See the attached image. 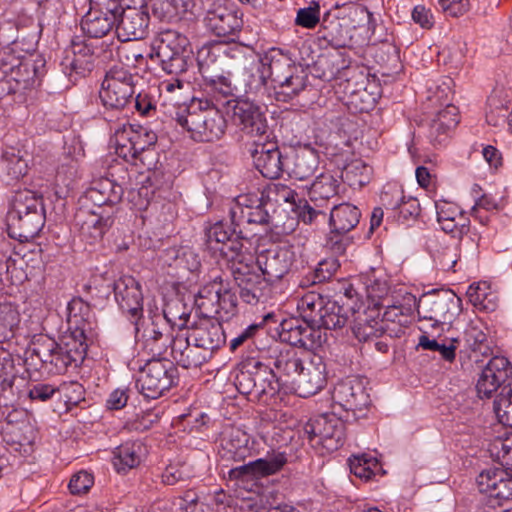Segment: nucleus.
Listing matches in <instances>:
<instances>
[{
    "label": "nucleus",
    "instance_id": "59",
    "mask_svg": "<svg viewBox=\"0 0 512 512\" xmlns=\"http://www.w3.org/2000/svg\"><path fill=\"white\" fill-rule=\"evenodd\" d=\"M339 260L329 257L321 260L313 272L312 279H302L300 281L301 287H306L310 284L321 283L329 280L339 269Z\"/></svg>",
    "mask_w": 512,
    "mask_h": 512
},
{
    "label": "nucleus",
    "instance_id": "39",
    "mask_svg": "<svg viewBox=\"0 0 512 512\" xmlns=\"http://www.w3.org/2000/svg\"><path fill=\"white\" fill-rule=\"evenodd\" d=\"M117 19L113 16L88 10L81 21V29L90 38H102L113 28L116 29Z\"/></svg>",
    "mask_w": 512,
    "mask_h": 512
},
{
    "label": "nucleus",
    "instance_id": "6",
    "mask_svg": "<svg viewBox=\"0 0 512 512\" xmlns=\"http://www.w3.org/2000/svg\"><path fill=\"white\" fill-rule=\"evenodd\" d=\"M45 60L41 55L16 56L2 53L0 69L8 84L9 93H21L35 86L44 75Z\"/></svg>",
    "mask_w": 512,
    "mask_h": 512
},
{
    "label": "nucleus",
    "instance_id": "58",
    "mask_svg": "<svg viewBox=\"0 0 512 512\" xmlns=\"http://www.w3.org/2000/svg\"><path fill=\"white\" fill-rule=\"evenodd\" d=\"M296 193L290 187L281 183L269 184L262 192L261 197L266 204L294 203Z\"/></svg>",
    "mask_w": 512,
    "mask_h": 512
},
{
    "label": "nucleus",
    "instance_id": "9",
    "mask_svg": "<svg viewBox=\"0 0 512 512\" xmlns=\"http://www.w3.org/2000/svg\"><path fill=\"white\" fill-rule=\"evenodd\" d=\"M462 310V300L452 291H441L419 300L417 312L421 319L431 322L432 330H450Z\"/></svg>",
    "mask_w": 512,
    "mask_h": 512
},
{
    "label": "nucleus",
    "instance_id": "25",
    "mask_svg": "<svg viewBox=\"0 0 512 512\" xmlns=\"http://www.w3.org/2000/svg\"><path fill=\"white\" fill-rule=\"evenodd\" d=\"M149 14L142 7H123L116 22V34L120 41L127 42L145 37L149 26Z\"/></svg>",
    "mask_w": 512,
    "mask_h": 512
},
{
    "label": "nucleus",
    "instance_id": "64",
    "mask_svg": "<svg viewBox=\"0 0 512 512\" xmlns=\"http://www.w3.org/2000/svg\"><path fill=\"white\" fill-rule=\"evenodd\" d=\"M174 504L182 512H208L207 506L200 501L198 494L194 490H187L175 498Z\"/></svg>",
    "mask_w": 512,
    "mask_h": 512
},
{
    "label": "nucleus",
    "instance_id": "2",
    "mask_svg": "<svg viewBox=\"0 0 512 512\" xmlns=\"http://www.w3.org/2000/svg\"><path fill=\"white\" fill-rule=\"evenodd\" d=\"M171 117L197 142L219 140L227 127L222 112L207 99L193 98L171 112Z\"/></svg>",
    "mask_w": 512,
    "mask_h": 512
},
{
    "label": "nucleus",
    "instance_id": "43",
    "mask_svg": "<svg viewBox=\"0 0 512 512\" xmlns=\"http://www.w3.org/2000/svg\"><path fill=\"white\" fill-rule=\"evenodd\" d=\"M137 138V130L134 125L122 124L114 127L111 143L115 147V153L126 161L133 159L134 138Z\"/></svg>",
    "mask_w": 512,
    "mask_h": 512
},
{
    "label": "nucleus",
    "instance_id": "62",
    "mask_svg": "<svg viewBox=\"0 0 512 512\" xmlns=\"http://www.w3.org/2000/svg\"><path fill=\"white\" fill-rule=\"evenodd\" d=\"M434 261L439 266V268L443 271L454 270L458 259V246L454 245H446L438 249L434 254Z\"/></svg>",
    "mask_w": 512,
    "mask_h": 512
},
{
    "label": "nucleus",
    "instance_id": "17",
    "mask_svg": "<svg viewBox=\"0 0 512 512\" xmlns=\"http://www.w3.org/2000/svg\"><path fill=\"white\" fill-rule=\"evenodd\" d=\"M183 334L212 356L226 342L221 323L209 316H203L194 321Z\"/></svg>",
    "mask_w": 512,
    "mask_h": 512
},
{
    "label": "nucleus",
    "instance_id": "7",
    "mask_svg": "<svg viewBox=\"0 0 512 512\" xmlns=\"http://www.w3.org/2000/svg\"><path fill=\"white\" fill-rule=\"evenodd\" d=\"M178 381V370L166 358H152L141 367L136 377V388L147 399H157Z\"/></svg>",
    "mask_w": 512,
    "mask_h": 512
},
{
    "label": "nucleus",
    "instance_id": "48",
    "mask_svg": "<svg viewBox=\"0 0 512 512\" xmlns=\"http://www.w3.org/2000/svg\"><path fill=\"white\" fill-rule=\"evenodd\" d=\"M248 442L249 437L245 432L239 429L232 430L229 436L222 440L224 456L234 461L243 460L249 452Z\"/></svg>",
    "mask_w": 512,
    "mask_h": 512
},
{
    "label": "nucleus",
    "instance_id": "1",
    "mask_svg": "<svg viewBox=\"0 0 512 512\" xmlns=\"http://www.w3.org/2000/svg\"><path fill=\"white\" fill-rule=\"evenodd\" d=\"M89 306L81 298H73L67 304V321L69 328H74L70 336L60 343L48 335L34 336L26 361H33L36 357L41 368L49 374L65 373L67 368L82 360L86 352L85 316L89 313Z\"/></svg>",
    "mask_w": 512,
    "mask_h": 512
},
{
    "label": "nucleus",
    "instance_id": "50",
    "mask_svg": "<svg viewBox=\"0 0 512 512\" xmlns=\"http://www.w3.org/2000/svg\"><path fill=\"white\" fill-rule=\"evenodd\" d=\"M354 336L360 342H372L383 336L386 331L383 321L358 317L352 327Z\"/></svg>",
    "mask_w": 512,
    "mask_h": 512
},
{
    "label": "nucleus",
    "instance_id": "8",
    "mask_svg": "<svg viewBox=\"0 0 512 512\" xmlns=\"http://www.w3.org/2000/svg\"><path fill=\"white\" fill-rule=\"evenodd\" d=\"M272 63V83L277 101L288 102L307 86V74L288 55L276 49Z\"/></svg>",
    "mask_w": 512,
    "mask_h": 512
},
{
    "label": "nucleus",
    "instance_id": "24",
    "mask_svg": "<svg viewBox=\"0 0 512 512\" xmlns=\"http://www.w3.org/2000/svg\"><path fill=\"white\" fill-rule=\"evenodd\" d=\"M137 341L142 343L143 350L152 356V358H162L161 356L168 348L174 345V336L169 332L167 325L157 320L148 323L143 331H140V322H138V332L134 328Z\"/></svg>",
    "mask_w": 512,
    "mask_h": 512
},
{
    "label": "nucleus",
    "instance_id": "12",
    "mask_svg": "<svg viewBox=\"0 0 512 512\" xmlns=\"http://www.w3.org/2000/svg\"><path fill=\"white\" fill-rule=\"evenodd\" d=\"M134 75L123 67H112L102 81L99 97L106 108L123 110L135 94Z\"/></svg>",
    "mask_w": 512,
    "mask_h": 512
},
{
    "label": "nucleus",
    "instance_id": "32",
    "mask_svg": "<svg viewBox=\"0 0 512 512\" xmlns=\"http://www.w3.org/2000/svg\"><path fill=\"white\" fill-rule=\"evenodd\" d=\"M75 223L79 226L81 235L90 241L101 239L113 224L110 215L80 210L75 215Z\"/></svg>",
    "mask_w": 512,
    "mask_h": 512
},
{
    "label": "nucleus",
    "instance_id": "40",
    "mask_svg": "<svg viewBox=\"0 0 512 512\" xmlns=\"http://www.w3.org/2000/svg\"><path fill=\"white\" fill-rule=\"evenodd\" d=\"M403 301H395L392 304L377 302L376 306L383 307L384 312L382 316L383 323L385 321L397 322L403 324L407 322V318L412 315L416 306V297L410 293L403 295Z\"/></svg>",
    "mask_w": 512,
    "mask_h": 512
},
{
    "label": "nucleus",
    "instance_id": "30",
    "mask_svg": "<svg viewBox=\"0 0 512 512\" xmlns=\"http://www.w3.org/2000/svg\"><path fill=\"white\" fill-rule=\"evenodd\" d=\"M0 418H4L9 432L17 437L21 445H30L36 438V432L25 409L0 407Z\"/></svg>",
    "mask_w": 512,
    "mask_h": 512
},
{
    "label": "nucleus",
    "instance_id": "41",
    "mask_svg": "<svg viewBox=\"0 0 512 512\" xmlns=\"http://www.w3.org/2000/svg\"><path fill=\"white\" fill-rule=\"evenodd\" d=\"M143 447L140 442H126L118 446L113 452V465L118 472L136 467L141 461Z\"/></svg>",
    "mask_w": 512,
    "mask_h": 512
},
{
    "label": "nucleus",
    "instance_id": "11",
    "mask_svg": "<svg viewBox=\"0 0 512 512\" xmlns=\"http://www.w3.org/2000/svg\"><path fill=\"white\" fill-rule=\"evenodd\" d=\"M303 432L312 446L333 452L344 444L345 424L334 413H325L311 418Z\"/></svg>",
    "mask_w": 512,
    "mask_h": 512
},
{
    "label": "nucleus",
    "instance_id": "60",
    "mask_svg": "<svg viewBox=\"0 0 512 512\" xmlns=\"http://www.w3.org/2000/svg\"><path fill=\"white\" fill-rule=\"evenodd\" d=\"M303 319L291 318L281 323L280 338L292 346L301 347Z\"/></svg>",
    "mask_w": 512,
    "mask_h": 512
},
{
    "label": "nucleus",
    "instance_id": "10",
    "mask_svg": "<svg viewBox=\"0 0 512 512\" xmlns=\"http://www.w3.org/2000/svg\"><path fill=\"white\" fill-rule=\"evenodd\" d=\"M208 248L218 253V262L226 268L249 253L243 250V239L223 221H217L205 231Z\"/></svg>",
    "mask_w": 512,
    "mask_h": 512
},
{
    "label": "nucleus",
    "instance_id": "29",
    "mask_svg": "<svg viewBox=\"0 0 512 512\" xmlns=\"http://www.w3.org/2000/svg\"><path fill=\"white\" fill-rule=\"evenodd\" d=\"M207 27L218 37H229L239 32L243 26L242 15L227 6H218L209 11L205 18Z\"/></svg>",
    "mask_w": 512,
    "mask_h": 512
},
{
    "label": "nucleus",
    "instance_id": "20",
    "mask_svg": "<svg viewBox=\"0 0 512 512\" xmlns=\"http://www.w3.org/2000/svg\"><path fill=\"white\" fill-rule=\"evenodd\" d=\"M512 378V365L504 356L492 357L485 365L477 381L476 389L480 398H490L498 388L507 386Z\"/></svg>",
    "mask_w": 512,
    "mask_h": 512
},
{
    "label": "nucleus",
    "instance_id": "23",
    "mask_svg": "<svg viewBox=\"0 0 512 512\" xmlns=\"http://www.w3.org/2000/svg\"><path fill=\"white\" fill-rule=\"evenodd\" d=\"M267 205L262 197L256 195H241L230 208V218L234 226L247 224H268L269 213L265 209Z\"/></svg>",
    "mask_w": 512,
    "mask_h": 512
},
{
    "label": "nucleus",
    "instance_id": "44",
    "mask_svg": "<svg viewBox=\"0 0 512 512\" xmlns=\"http://www.w3.org/2000/svg\"><path fill=\"white\" fill-rule=\"evenodd\" d=\"M373 169L362 159H353L347 163L341 173V179L352 188H362L371 180Z\"/></svg>",
    "mask_w": 512,
    "mask_h": 512
},
{
    "label": "nucleus",
    "instance_id": "27",
    "mask_svg": "<svg viewBox=\"0 0 512 512\" xmlns=\"http://www.w3.org/2000/svg\"><path fill=\"white\" fill-rule=\"evenodd\" d=\"M479 490L498 500H512V474L502 468H490L477 478Z\"/></svg>",
    "mask_w": 512,
    "mask_h": 512
},
{
    "label": "nucleus",
    "instance_id": "54",
    "mask_svg": "<svg viewBox=\"0 0 512 512\" xmlns=\"http://www.w3.org/2000/svg\"><path fill=\"white\" fill-rule=\"evenodd\" d=\"M347 322V317L343 313L342 306L337 302L327 301L326 307L321 314V319L315 323L318 328L338 329L342 328Z\"/></svg>",
    "mask_w": 512,
    "mask_h": 512
},
{
    "label": "nucleus",
    "instance_id": "33",
    "mask_svg": "<svg viewBox=\"0 0 512 512\" xmlns=\"http://www.w3.org/2000/svg\"><path fill=\"white\" fill-rule=\"evenodd\" d=\"M23 363L20 356H13L8 351L0 349V391L4 400H14V382Z\"/></svg>",
    "mask_w": 512,
    "mask_h": 512
},
{
    "label": "nucleus",
    "instance_id": "14",
    "mask_svg": "<svg viewBox=\"0 0 512 512\" xmlns=\"http://www.w3.org/2000/svg\"><path fill=\"white\" fill-rule=\"evenodd\" d=\"M332 399L334 409L339 406L345 411H351L355 418H361L371 404L365 382L359 378H348L337 383L332 392Z\"/></svg>",
    "mask_w": 512,
    "mask_h": 512
},
{
    "label": "nucleus",
    "instance_id": "35",
    "mask_svg": "<svg viewBox=\"0 0 512 512\" xmlns=\"http://www.w3.org/2000/svg\"><path fill=\"white\" fill-rule=\"evenodd\" d=\"M122 195V186L109 178L95 180L87 191V197L98 207L117 204Z\"/></svg>",
    "mask_w": 512,
    "mask_h": 512
},
{
    "label": "nucleus",
    "instance_id": "21",
    "mask_svg": "<svg viewBox=\"0 0 512 512\" xmlns=\"http://www.w3.org/2000/svg\"><path fill=\"white\" fill-rule=\"evenodd\" d=\"M276 49H271L262 56H255L244 68V81L246 92L254 94L257 97L270 96L267 83L272 81V61L275 59Z\"/></svg>",
    "mask_w": 512,
    "mask_h": 512
},
{
    "label": "nucleus",
    "instance_id": "63",
    "mask_svg": "<svg viewBox=\"0 0 512 512\" xmlns=\"http://www.w3.org/2000/svg\"><path fill=\"white\" fill-rule=\"evenodd\" d=\"M320 21V5L312 1L308 7L300 8L297 11L295 23L307 29H313Z\"/></svg>",
    "mask_w": 512,
    "mask_h": 512
},
{
    "label": "nucleus",
    "instance_id": "5",
    "mask_svg": "<svg viewBox=\"0 0 512 512\" xmlns=\"http://www.w3.org/2000/svg\"><path fill=\"white\" fill-rule=\"evenodd\" d=\"M240 299L250 305L267 302L272 296V283L256 268L252 255L229 265Z\"/></svg>",
    "mask_w": 512,
    "mask_h": 512
},
{
    "label": "nucleus",
    "instance_id": "55",
    "mask_svg": "<svg viewBox=\"0 0 512 512\" xmlns=\"http://www.w3.org/2000/svg\"><path fill=\"white\" fill-rule=\"evenodd\" d=\"M19 322V312L13 305L10 303L0 304V341L13 337Z\"/></svg>",
    "mask_w": 512,
    "mask_h": 512
},
{
    "label": "nucleus",
    "instance_id": "45",
    "mask_svg": "<svg viewBox=\"0 0 512 512\" xmlns=\"http://www.w3.org/2000/svg\"><path fill=\"white\" fill-rule=\"evenodd\" d=\"M326 304L321 294L310 291L298 300L297 310L305 322L315 325L321 319Z\"/></svg>",
    "mask_w": 512,
    "mask_h": 512
},
{
    "label": "nucleus",
    "instance_id": "28",
    "mask_svg": "<svg viewBox=\"0 0 512 512\" xmlns=\"http://www.w3.org/2000/svg\"><path fill=\"white\" fill-rule=\"evenodd\" d=\"M171 355L178 365L186 369L200 367L213 357L206 350L192 343L189 337L181 333H177L174 336Z\"/></svg>",
    "mask_w": 512,
    "mask_h": 512
},
{
    "label": "nucleus",
    "instance_id": "49",
    "mask_svg": "<svg viewBox=\"0 0 512 512\" xmlns=\"http://www.w3.org/2000/svg\"><path fill=\"white\" fill-rule=\"evenodd\" d=\"M304 364L305 362H303L293 350L281 352L274 360V368L276 374H279L278 377L287 376L292 379L293 383L301 372Z\"/></svg>",
    "mask_w": 512,
    "mask_h": 512
},
{
    "label": "nucleus",
    "instance_id": "36",
    "mask_svg": "<svg viewBox=\"0 0 512 512\" xmlns=\"http://www.w3.org/2000/svg\"><path fill=\"white\" fill-rule=\"evenodd\" d=\"M287 458L284 453H275L265 458H259L251 461L234 471L239 474L251 475L254 477L269 476L277 473L286 464Z\"/></svg>",
    "mask_w": 512,
    "mask_h": 512
},
{
    "label": "nucleus",
    "instance_id": "61",
    "mask_svg": "<svg viewBox=\"0 0 512 512\" xmlns=\"http://www.w3.org/2000/svg\"><path fill=\"white\" fill-rule=\"evenodd\" d=\"M37 43L38 38L34 33L22 36V38L17 37L10 46L4 49L3 53L15 55L18 52H23V54H18L17 56L36 57L38 54H34V52L36 50Z\"/></svg>",
    "mask_w": 512,
    "mask_h": 512
},
{
    "label": "nucleus",
    "instance_id": "56",
    "mask_svg": "<svg viewBox=\"0 0 512 512\" xmlns=\"http://www.w3.org/2000/svg\"><path fill=\"white\" fill-rule=\"evenodd\" d=\"M349 465L351 472L356 477L366 481L370 480L380 469L377 459L366 454L353 456L349 459Z\"/></svg>",
    "mask_w": 512,
    "mask_h": 512
},
{
    "label": "nucleus",
    "instance_id": "4",
    "mask_svg": "<svg viewBox=\"0 0 512 512\" xmlns=\"http://www.w3.org/2000/svg\"><path fill=\"white\" fill-rule=\"evenodd\" d=\"M151 58L159 62L164 72L178 76L187 71L192 61L190 42L178 31L165 30L155 40Z\"/></svg>",
    "mask_w": 512,
    "mask_h": 512
},
{
    "label": "nucleus",
    "instance_id": "51",
    "mask_svg": "<svg viewBox=\"0 0 512 512\" xmlns=\"http://www.w3.org/2000/svg\"><path fill=\"white\" fill-rule=\"evenodd\" d=\"M164 319L171 325V328L177 327L179 332L183 333L188 329L190 312L188 308L179 300L171 301L163 309Z\"/></svg>",
    "mask_w": 512,
    "mask_h": 512
},
{
    "label": "nucleus",
    "instance_id": "42",
    "mask_svg": "<svg viewBox=\"0 0 512 512\" xmlns=\"http://www.w3.org/2000/svg\"><path fill=\"white\" fill-rule=\"evenodd\" d=\"M201 48L212 50L216 63H219L218 56L220 53L226 58L236 61L237 64L242 65L243 67L255 57L254 51L250 46L237 42L203 45Z\"/></svg>",
    "mask_w": 512,
    "mask_h": 512
},
{
    "label": "nucleus",
    "instance_id": "19",
    "mask_svg": "<svg viewBox=\"0 0 512 512\" xmlns=\"http://www.w3.org/2000/svg\"><path fill=\"white\" fill-rule=\"evenodd\" d=\"M255 149L252 158L255 168L262 176L269 179L279 178L286 172L287 155H283L277 143L267 140L254 141Z\"/></svg>",
    "mask_w": 512,
    "mask_h": 512
},
{
    "label": "nucleus",
    "instance_id": "38",
    "mask_svg": "<svg viewBox=\"0 0 512 512\" xmlns=\"http://www.w3.org/2000/svg\"><path fill=\"white\" fill-rule=\"evenodd\" d=\"M255 382L254 397L257 399L273 397L280 390V379L274 369L260 361L256 365Z\"/></svg>",
    "mask_w": 512,
    "mask_h": 512
},
{
    "label": "nucleus",
    "instance_id": "22",
    "mask_svg": "<svg viewBox=\"0 0 512 512\" xmlns=\"http://www.w3.org/2000/svg\"><path fill=\"white\" fill-rule=\"evenodd\" d=\"M96 55L90 44L85 41H72L70 49L61 62L63 72L76 82L89 75L95 67Z\"/></svg>",
    "mask_w": 512,
    "mask_h": 512
},
{
    "label": "nucleus",
    "instance_id": "26",
    "mask_svg": "<svg viewBox=\"0 0 512 512\" xmlns=\"http://www.w3.org/2000/svg\"><path fill=\"white\" fill-rule=\"evenodd\" d=\"M326 385V365L320 357L305 362L294 380L295 392L302 398L317 394Z\"/></svg>",
    "mask_w": 512,
    "mask_h": 512
},
{
    "label": "nucleus",
    "instance_id": "31",
    "mask_svg": "<svg viewBox=\"0 0 512 512\" xmlns=\"http://www.w3.org/2000/svg\"><path fill=\"white\" fill-rule=\"evenodd\" d=\"M318 165L317 151L310 146H304L287 155L286 173L296 180H305L314 174Z\"/></svg>",
    "mask_w": 512,
    "mask_h": 512
},
{
    "label": "nucleus",
    "instance_id": "53",
    "mask_svg": "<svg viewBox=\"0 0 512 512\" xmlns=\"http://www.w3.org/2000/svg\"><path fill=\"white\" fill-rule=\"evenodd\" d=\"M256 365V359H249L241 364L235 377L236 388L241 394L254 396Z\"/></svg>",
    "mask_w": 512,
    "mask_h": 512
},
{
    "label": "nucleus",
    "instance_id": "3",
    "mask_svg": "<svg viewBox=\"0 0 512 512\" xmlns=\"http://www.w3.org/2000/svg\"><path fill=\"white\" fill-rule=\"evenodd\" d=\"M44 224L42 197L30 189L16 191L7 214L9 236L20 241H28L39 234Z\"/></svg>",
    "mask_w": 512,
    "mask_h": 512
},
{
    "label": "nucleus",
    "instance_id": "47",
    "mask_svg": "<svg viewBox=\"0 0 512 512\" xmlns=\"http://www.w3.org/2000/svg\"><path fill=\"white\" fill-rule=\"evenodd\" d=\"M340 181L330 173L320 174L311 184L309 197L313 202L327 201L339 192Z\"/></svg>",
    "mask_w": 512,
    "mask_h": 512
},
{
    "label": "nucleus",
    "instance_id": "52",
    "mask_svg": "<svg viewBox=\"0 0 512 512\" xmlns=\"http://www.w3.org/2000/svg\"><path fill=\"white\" fill-rule=\"evenodd\" d=\"M199 298L208 299L212 304H216V312H218L219 309L229 311L230 308L235 306L234 295L227 289L222 291V288L217 283H213L200 290Z\"/></svg>",
    "mask_w": 512,
    "mask_h": 512
},
{
    "label": "nucleus",
    "instance_id": "37",
    "mask_svg": "<svg viewBox=\"0 0 512 512\" xmlns=\"http://www.w3.org/2000/svg\"><path fill=\"white\" fill-rule=\"evenodd\" d=\"M360 210L349 203H342L333 207L330 213V226L337 233H347L359 223Z\"/></svg>",
    "mask_w": 512,
    "mask_h": 512
},
{
    "label": "nucleus",
    "instance_id": "34",
    "mask_svg": "<svg viewBox=\"0 0 512 512\" xmlns=\"http://www.w3.org/2000/svg\"><path fill=\"white\" fill-rule=\"evenodd\" d=\"M457 337H443L440 330L425 331L420 337L418 345L424 350L437 351L441 358L453 362L458 347Z\"/></svg>",
    "mask_w": 512,
    "mask_h": 512
},
{
    "label": "nucleus",
    "instance_id": "13",
    "mask_svg": "<svg viewBox=\"0 0 512 512\" xmlns=\"http://www.w3.org/2000/svg\"><path fill=\"white\" fill-rule=\"evenodd\" d=\"M196 60L205 89L223 97L234 94L236 87L232 82L231 73L224 71L220 63L215 62L212 50L200 48Z\"/></svg>",
    "mask_w": 512,
    "mask_h": 512
},
{
    "label": "nucleus",
    "instance_id": "15",
    "mask_svg": "<svg viewBox=\"0 0 512 512\" xmlns=\"http://www.w3.org/2000/svg\"><path fill=\"white\" fill-rule=\"evenodd\" d=\"M114 297L120 309L127 314L138 331L143 318V294L140 284L132 276H122L114 282Z\"/></svg>",
    "mask_w": 512,
    "mask_h": 512
},
{
    "label": "nucleus",
    "instance_id": "18",
    "mask_svg": "<svg viewBox=\"0 0 512 512\" xmlns=\"http://www.w3.org/2000/svg\"><path fill=\"white\" fill-rule=\"evenodd\" d=\"M233 115L242 131L254 141L270 138L267 120L259 105L248 99L238 100L233 108Z\"/></svg>",
    "mask_w": 512,
    "mask_h": 512
},
{
    "label": "nucleus",
    "instance_id": "46",
    "mask_svg": "<svg viewBox=\"0 0 512 512\" xmlns=\"http://www.w3.org/2000/svg\"><path fill=\"white\" fill-rule=\"evenodd\" d=\"M484 323L479 320H471L464 332V339L467 346L473 352H479L481 355H490L491 347L486 334Z\"/></svg>",
    "mask_w": 512,
    "mask_h": 512
},
{
    "label": "nucleus",
    "instance_id": "57",
    "mask_svg": "<svg viewBox=\"0 0 512 512\" xmlns=\"http://www.w3.org/2000/svg\"><path fill=\"white\" fill-rule=\"evenodd\" d=\"M494 411L501 423L512 427V382L502 387L494 400Z\"/></svg>",
    "mask_w": 512,
    "mask_h": 512
},
{
    "label": "nucleus",
    "instance_id": "16",
    "mask_svg": "<svg viewBox=\"0 0 512 512\" xmlns=\"http://www.w3.org/2000/svg\"><path fill=\"white\" fill-rule=\"evenodd\" d=\"M295 261V252L290 246H275L262 251L256 258L258 271L271 283L283 278Z\"/></svg>",
    "mask_w": 512,
    "mask_h": 512
}]
</instances>
